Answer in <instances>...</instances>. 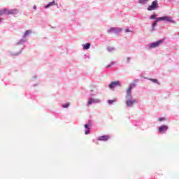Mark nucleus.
I'll list each match as a JSON object with an SVG mask.
<instances>
[{
	"instance_id": "19",
	"label": "nucleus",
	"mask_w": 179,
	"mask_h": 179,
	"mask_svg": "<svg viewBox=\"0 0 179 179\" xmlns=\"http://www.w3.org/2000/svg\"><path fill=\"white\" fill-rule=\"evenodd\" d=\"M159 20H165V17H160L157 18V22H159Z\"/></svg>"
},
{
	"instance_id": "18",
	"label": "nucleus",
	"mask_w": 179,
	"mask_h": 179,
	"mask_svg": "<svg viewBox=\"0 0 179 179\" xmlns=\"http://www.w3.org/2000/svg\"><path fill=\"white\" fill-rule=\"evenodd\" d=\"M91 104H93V99L90 98L88 101V106H91Z\"/></svg>"
},
{
	"instance_id": "7",
	"label": "nucleus",
	"mask_w": 179,
	"mask_h": 179,
	"mask_svg": "<svg viewBox=\"0 0 179 179\" xmlns=\"http://www.w3.org/2000/svg\"><path fill=\"white\" fill-rule=\"evenodd\" d=\"M167 129H169V127L162 125L159 127V132H160V134H164V131H167Z\"/></svg>"
},
{
	"instance_id": "23",
	"label": "nucleus",
	"mask_w": 179,
	"mask_h": 179,
	"mask_svg": "<svg viewBox=\"0 0 179 179\" xmlns=\"http://www.w3.org/2000/svg\"><path fill=\"white\" fill-rule=\"evenodd\" d=\"M157 22H159V21H157V20L155 22H153L152 27H155V26H156L157 24Z\"/></svg>"
},
{
	"instance_id": "14",
	"label": "nucleus",
	"mask_w": 179,
	"mask_h": 179,
	"mask_svg": "<svg viewBox=\"0 0 179 179\" xmlns=\"http://www.w3.org/2000/svg\"><path fill=\"white\" fill-rule=\"evenodd\" d=\"M71 103H65V104H62V106L63 107V108H68V107H69Z\"/></svg>"
},
{
	"instance_id": "21",
	"label": "nucleus",
	"mask_w": 179,
	"mask_h": 179,
	"mask_svg": "<svg viewBox=\"0 0 179 179\" xmlns=\"http://www.w3.org/2000/svg\"><path fill=\"white\" fill-rule=\"evenodd\" d=\"M165 20H166V22H173L170 17H165Z\"/></svg>"
},
{
	"instance_id": "24",
	"label": "nucleus",
	"mask_w": 179,
	"mask_h": 179,
	"mask_svg": "<svg viewBox=\"0 0 179 179\" xmlns=\"http://www.w3.org/2000/svg\"><path fill=\"white\" fill-rule=\"evenodd\" d=\"M85 128H86L87 129H90L89 124H85Z\"/></svg>"
},
{
	"instance_id": "27",
	"label": "nucleus",
	"mask_w": 179,
	"mask_h": 179,
	"mask_svg": "<svg viewBox=\"0 0 179 179\" xmlns=\"http://www.w3.org/2000/svg\"><path fill=\"white\" fill-rule=\"evenodd\" d=\"M129 61H131V58L127 57V62H129Z\"/></svg>"
},
{
	"instance_id": "12",
	"label": "nucleus",
	"mask_w": 179,
	"mask_h": 179,
	"mask_svg": "<svg viewBox=\"0 0 179 179\" xmlns=\"http://www.w3.org/2000/svg\"><path fill=\"white\" fill-rule=\"evenodd\" d=\"M149 80H150L151 82H153L154 83L159 84V81H157V79H156V78H149Z\"/></svg>"
},
{
	"instance_id": "15",
	"label": "nucleus",
	"mask_w": 179,
	"mask_h": 179,
	"mask_svg": "<svg viewBox=\"0 0 179 179\" xmlns=\"http://www.w3.org/2000/svg\"><path fill=\"white\" fill-rule=\"evenodd\" d=\"M5 9V14L6 15H10V10L8 8H4Z\"/></svg>"
},
{
	"instance_id": "2",
	"label": "nucleus",
	"mask_w": 179,
	"mask_h": 179,
	"mask_svg": "<svg viewBox=\"0 0 179 179\" xmlns=\"http://www.w3.org/2000/svg\"><path fill=\"white\" fill-rule=\"evenodd\" d=\"M157 1H152V4L148 7V10H155L157 8Z\"/></svg>"
},
{
	"instance_id": "31",
	"label": "nucleus",
	"mask_w": 179,
	"mask_h": 179,
	"mask_svg": "<svg viewBox=\"0 0 179 179\" xmlns=\"http://www.w3.org/2000/svg\"><path fill=\"white\" fill-rule=\"evenodd\" d=\"M110 66H111V65H108L106 66V68H110Z\"/></svg>"
},
{
	"instance_id": "16",
	"label": "nucleus",
	"mask_w": 179,
	"mask_h": 179,
	"mask_svg": "<svg viewBox=\"0 0 179 179\" xmlns=\"http://www.w3.org/2000/svg\"><path fill=\"white\" fill-rule=\"evenodd\" d=\"M30 33H31V30H27L24 34V37H26V36H28L29 34H30Z\"/></svg>"
},
{
	"instance_id": "8",
	"label": "nucleus",
	"mask_w": 179,
	"mask_h": 179,
	"mask_svg": "<svg viewBox=\"0 0 179 179\" xmlns=\"http://www.w3.org/2000/svg\"><path fill=\"white\" fill-rule=\"evenodd\" d=\"M108 139H110V136L108 135H105L99 137L98 141H103V142H106Z\"/></svg>"
},
{
	"instance_id": "28",
	"label": "nucleus",
	"mask_w": 179,
	"mask_h": 179,
	"mask_svg": "<svg viewBox=\"0 0 179 179\" xmlns=\"http://www.w3.org/2000/svg\"><path fill=\"white\" fill-rule=\"evenodd\" d=\"M148 0H140V2H147Z\"/></svg>"
},
{
	"instance_id": "9",
	"label": "nucleus",
	"mask_w": 179,
	"mask_h": 179,
	"mask_svg": "<svg viewBox=\"0 0 179 179\" xmlns=\"http://www.w3.org/2000/svg\"><path fill=\"white\" fill-rule=\"evenodd\" d=\"M83 47L84 50H89L90 48V43H87L85 44H83Z\"/></svg>"
},
{
	"instance_id": "30",
	"label": "nucleus",
	"mask_w": 179,
	"mask_h": 179,
	"mask_svg": "<svg viewBox=\"0 0 179 179\" xmlns=\"http://www.w3.org/2000/svg\"><path fill=\"white\" fill-rule=\"evenodd\" d=\"M34 9H37V6H34Z\"/></svg>"
},
{
	"instance_id": "11",
	"label": "nucleus",
	"mask_w": 179,
	"mask_h": 179,
	"mask_svg": "<svg viewBox=\"0 0 179 179\" xmlns=\"http://www.w3.org/2000/svg\"><path fill=\"white\" fill-rule=\"evenodd\" d=\"M10 15H17V9L10 10Z\"/></svg>"
},
{
	"instance_id": "25",
	"label": "nucleus",
	"mask_w": 179,
	"mask_h": 179,
	"mask_svg": "<svg viewBox=\"0 0 179 179\" xmlns=\"http://www.w3.org/2000/svg\"><path fill=\"white\" fill-rule=\"evenodd\" d=\"M129 32H131V30L129 29H125V33H129Z\"/></svg>"
},
{
	"instance_id": "6",
	"label": "nucleus",
	"mask_w": 179,
	"mask_h": 179,
	"mask_svg": "<svg viewBox=\"0 0 179 179\" xmlns=\"http://www.w3.org/2000/svg\"><path fill=\"white\" fill-rule=\"evenodd\" d=\"M136 103H138L136 101V99L127 100L126 104L128 107H131V106H134V104H136Z\"/></svg>"
},
{
	"instance_id": "10",
	"label": "nucleus",
	"mask_w": 179,
	"mask_h": 179,
	"mask_svg": "<svg viewBox=\"0 0 179 179\" xmlns=\"http://www.w3.org/2000/svg\"><path fill=\"white\" fill-rule=\"evenodd\" d=\"M55 6V1H53L52 2H50L48 5L45 6V8H48L51 6Z\"/></svg>"
},
{
	"instance_id": "32",
	"label": "nucleus",
	"mask_w": 179,
	"mask_h": 179,
	"mask_svg": "<svg viewBox=\"0 0 179 179\" xmlns=\"http://www.w3.org/2000/svg\"><path fill=\"white\" fill-rule=\"evenodd\" d=\"M0 22H2V19L0 18Z\"/></svg>"
},
{
	"instance_id": "1",
	"label": "nucleus",
	"mask_w": 179,
	"mask_h": 179,
	"mask_svg": "<svg viewBox=\"0 0 179 179\" xmlns=\"http://www.w3.org/2000/svg\"><path fill=\"white\" fill-rule=\"evenodd\" d=\"M136 82H138V80H135L134 83L129 85V88L127 90V97L129 98L132 97V94H131L132 89H134V87L136 86Z\"/></svg>"
},
{
	"instance_id": "3",
	"label": "nucleus",
	"mask_w": 179,
	"mask_h": 179,
	"mask_svg": "<svg viewBox=\"0 0 179 179\" xmlns=\"http://www.w3.org/2000/svg\"><path fill=\"white\" fill-rule=\"evenodd\" d=\"M117 86H121L120 81H113L109 84L110 89H114L115 87H117Z\"/></svg>"
},
{
	"instance_id": "20",
	"label": "nucleus",
	"mask_w": 179,
	"mask_h": 179,
	"mask_svg": "<svg viewBox=\"0 0 179 179\" xmlns=\"http://www.w3.org/2000/svg\"><path fill=\"white\" fill-rule=\"evenodd\" d=\"M150 19H151V20H153V19H156V14L154 13L152 15H151L150 17Z\"/></svg>"
},
{
	"instance_id": "5",
	"label": "nucleus",
	"mask_w": 179,
	"mask_h": 179,
	"mask_svg": "<svg viewBox=\"0 0 179 179\" xmlns=\"http://www.w3.org/2000/svg\"><path fill=\"white\" fill-rule=\"evenodd\" d=\"M121 30L122 29L120 28L111 27L110 29L108 30V33H120Z\"/></svg>"
},
{
	"instance_id": "4",
	"label": "nucleus",
	"mask_w": 179,
	"mask_h": 179,
	"mask_svg": "<svg viewBox=\"0 0 179 179\" xmlns=\"http://www.w3.org/2000/svg\"><path fill=\"white\" fill-rule=\"evenodd\" d=\"M163 43V40H159L157 42L152 43L150 45L151 48H156V47H159V45H160V44H162Z\"/></svg>"
},
{
	"instance_id": "29",
	"label": "nucleus",
	"mask_w": 179,
	"mask_h": 179,
	"mask_svg": "<svg viewBox=\"0 0 179 179\" xmlns=\"http://www.w3.org/2000/svg\"><path fill=\"white\" fill-rule=\"evenodd\" d=\"M85 135H89V131H85Z\"/></svg>"
},
{
	"instance_id": "22",
	"label": "nucleus",
	"mask_w": 179,
	"mask_h": 179,
	"mask_svg": "<svg viewBox=\"0 0 179 179\" xmlns=\"http://www.w3.org/2000/svg\"><path fill=\"white\" fill-rule=\"evenodd\" d=\"M92 103H100V99H93Z\"/></svg>"
},
{
	"instance_id": "26",
	"label": "nucleus",
	"mask_w": 179,
	"mask_h": 179,
	"mask_svg": "<svg viewBox=\"0 0 179 179\" xmlns=\"http://www.w3.org/2000/svg\"><path fill=\"white\" fill-rule=\"evenodd\" d=\"M159 121H164L166 119L164 117H160L158 119Z\"/></svg>"
},
{
	"instance_id": "17",
	"label": "nucleus",
	"mask_w": 179,
	"mask_h": 179,
	"mask_svg": "<svg viewBox=\"0 0 179 179\" xmlns=\"http://www.w3.org/2000/svg\"><path fill=\"white\" fill-rule=\"evenodd\" d=\"M5 12H6L5 8L2 9V10H0V16H3V15H6Z\"/></svg>"
},
{
	"instance_id": "13",
	"label": "nucleus",
	"mask_w": 179,
	"mask_h": 179,
	"mask_svg": "<svg viewBox=\"0 0 179 179\" xmlns=\"http://www.w3.org/2000/svg\"><path fill=\"white\" fill-rule=\"evenodd\" d=\"M115 101H117V99H115L113 100L109 99L108 101V104H113V103H115Z\"/></svg>"
},
{
	"instance_id": "33",
	"label": "nucleus",
	"mask_w": 179,
	"mask_h": 179,
	"mask_svg": "<svg viewBox=\"0 0 179 179\" xmlns=\"http://www.w3.org/2000/svg\"><path fill=\"white\" fill-rule=\"evenodd\" d=\"M178 36H179V32H178Z\"/></svg>"
}]
</instances>
